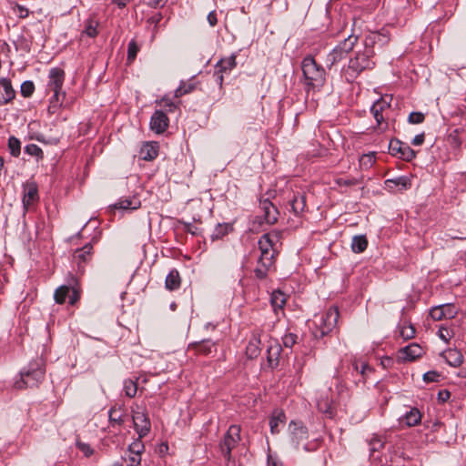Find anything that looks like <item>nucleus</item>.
Instances as JSON below:
<instances>
[{"mask_svg": "<svg viewBox=\"0 0 466 466\" xmlns=\"http://www.w3.org/2000/svg\"><path fill=\"white\" fill-rule=\"evenodd\" d=\"M208 22L210 25V26H215L218 24V17L216 11H211L208 15Z\"/></svg>", "mask_w": 466, "mask_h": 466, "instance_id": "nucleus-60", "label": "nucleus"}, {"mask_svg": "<svg viewBox=\"0 0 466 466\" xmlns=\"http://www.w3.org/2000/svg\"><path fill=\"white\" fill-rule=\"evenodd\" d=\"M140 50V46L137 45L135 39H132L127 46V62L132 63Z\"/></svg>", "mask_w": 466, "mask_h": 466, "instance_id": "nucleus-42", "label": "nucleus"}, {"mask_svg": "<svg viewBox=\"0 0 466 466\" xmlns=\"http://www.w3.org/2000/svg\"><path fill=\"white\" fill-rule=\"evenodd\" d=\"M451 397V392L448 390H440L438 393V400L440 402L447 401Z\"/></svg>", "mask_w": 466, "mask_h": 466, "instance_id": "nucleus-59", "label": "nucleus"}, {"mask_svg": "<svg viewBox=\"0 0 466 466\" xmlns=\"http://www.w3.org/2000/svg\"><path fill=\"white\" fill-rule=\"evenodd\" d=\"M421 420V414L416 408L410 409L401 419V422L405 423L408 427L418 425Z\"/></svg>", "mask_w": 466, "mask_h": 466, "instance_id": "nucleus-32", "label": "nucleus"}, {"mask_svg": "<svg viewBox=\"0 0 466 466\" xmlns=\"http://www.w3.org/2000/svg\"><path fill=\"white\" fill-rule=\"evenodd\" d=\"M46 374L45 361L38 358L30 362L20 371V379L15 380L14 386L17 390L38 387L44 380Z\"/></svg>", "mask_w": 466, "mask_h": 466, "instance_id": "nucleus-3", "label": "nucleus"}, {"mask_svg": "<svg viewBox=\"0 0 466 466\" xmlns=\"http://www.w3.org/2000/svg\"><path fill=\"white\" fill-rule=\"evenodd\" d=\"M160 106H165V107H168L169 108V111H172V108L175 107V105L174 103L167 99V98H162L159 102H157Z\"/></svg>", "mask_w": 466, "mask_h": 466, "instance_id": "nucleus-63", "label": "nucleus"}, {"mask_svg": "<svg viewBox=\"0 0 466 466\" xmlns=\"http://www.w3.org/2000/svg\"><path fill=\"white\" fill-rule=\"evenodd\" d=\"M440 373L434 370L428 371L423 375V380L427 383L439 381Z\"/></svg>", "mask_w": 466, "mask_h": 466, "instance_id": "nucleus-57", "label": "nucleus"}, {"mask_svg": "<svg viewBox=\"0 0 466 466\" xmlns=\"http://www.w3.org/2000/svg\"><path fill=\"white\" fill-rule=\"evenodd\" d=\"M92 249L93 247L91 244H86L81 248L76 249L73 255V259L78 265V267L90 260L92 256Z\"/></svg>", "mask_w": 466, "mask_h": 466, "instance_id": "nucleus-24", "label": "nucleus"}, {"mask_svg": "<svg viewBox=\"0 0 466 466\" xmlns=\"http://www.w3.org/2000/svg\"><path fill=\"white\" fill-rule=\"evenodd\" d=\"M231 226L228 223L218 224L211 235L212 240L222 238L229 232Z\"/></svg>", "mask_w": 466, "mask_h": 466, "instance_id": "nucleus-39", "label": "nucleus"}, {"mask_svg": "<svg viewBox=\"0 0 466 466\" xmlns=\"http://www.w3.org/2000/svg\"><path fill=\"white\" fill-rule=\"evenodd\" d=\"M282 351L281 345L276 339L268 341L267 349V361L270 368H275L279 363V356Z\"/></svg>", "mask_w": 466, "mask_h": 466, "instance_id": "nucleus-14", "label": "nucleus"}, {"mask_svg": "<svg viewBox=\"0 0 466 466\" xmlns=\"http://www.w3.org/2000/svg\"><path fill=\"white\" fill-rule=\"evenodd\" d=\"M301 70L307 92L319 90L325 85V69L311 56L303 58Z\"/></svg>", "mask_w": 466, "mask_h": 466, "instance_id": "nucleus-2", "label": "nucleus"}, {"mask_svg": "<svg viewBox=\"0 0 466 466\" xmlns=\"http://www.w3.org/2000/svg\"><path fill=\"white\" fill-rule=\"evenodd\" d=\"M368 247V239L364 235H358L352 238L351 249L354 253H361Z\"/></svg>", "mask_w": 466, "mask_h": 466, "instance_id": "nucleus-36", "label": "nucleus"}, {"mask_svg": "<svg viewBox=\"0 0 466 466\" xmlns=\"http://www.w3.org/2000/svg\"><path fill=\"white\" fill-rule=\"evenodd\" d=\"M109 425L112 428L121 427L126 421V414L121 406H113L108 411Z\"/></svg>", "mask_w": 466, "mask_h": 466, "instance_id": "nucleus-21", "label": "nucleus"}, {"mask_svg": "<svg viewBox=\"0 0 466 466\" xmlns=\"http://www.w3.org/2000/svg\"><path fill=\"white\" fill-rule=\"evenodd\" d=\"M423 349L417 343H411L399 351V358L403 361H412L423 354Z\"/></svg>", "mask_w": 466, "mask_h": 466, "instance_id": "nucleus-15", "label": "nucleus"}, {"mask_svg": "<svg viewBox=\"0 0 466 466\" xmlns=\"http://www.w3.org/2000/svg\"><path fill=\"white\" fill-rule=\"evenodd\" d=\"M167 0H151L149 5L154 8L162 7Z\"/></svg>", "mask_w": 466, "mask_h": 466, "instance_id": "nucleus-64", "label": "nucleus"}, {"mask_svg": "<svg viewBox=\"0 0 466 466\" xmlns=\"http://www.w3.org/2000/svg\"><path fill=\"white\" fill-rule=\"evenodd\" d=\"M298 339V336L294 333H287L282 337V343L285 348H292Z\"/></svg>", "mask_w": 466, "mask_h": 466, "instance_id": "nucleus-50", "label": "nucleus"}, {"mask_svg": "<svg viewBox=\"0 0 466 466\" xmlns=\"http://www.w3.org/2000/svg\"><path fill=\"white\" fill-rule=\"evenodd\" d=\"M39 199L38 186L35 181H26L23 185V205L27 209Z\"/></svg>", "mask_w": 466, "mask_h": 466, "instance_id": "nucleus-12", "label": "nucleus"}, {"mask_svg": "<svg viewBox=\"0 0 466 466\" xmlns=\"http://www.w3.org/2000/svg\"><path fill=\"white\" fill-rule=\"evenodd\" d=\"M96 27L97 22L89 19L86 23L84 33L90 37H95L97 35Z\"/></svg>", "mask_w": 466, "mask_h": 466, "instance_id": "nucleus-48", "label": "nucleus"}, {"mask_svg": "<svg viewBox=\"0 0 466 466\" xmlns=\"http://www.w3.org/2000/svg\"><path fill=\"white\" fill-rule=\"evenodd\" d=\"M54 92L53 96L50 98V105L48 106V111L52 114L56 113V109L62 105L63 99L65 97V93L61 92V90H52Z\"/></svg>", "mask_w": 466, "mask_h": 466, "instance_id": "nucleus-37", "label": "nucleus"}, {"mask_svg": "<svg viewBox=\"0 0 466 466\" xmlns=\"http://www.w3.org/2000/svg\"><path fill=\"white\" fill-rule=\"evenodd\" d=\"M134 429L139 439L146 437L151 430V422L145 410H132Z\"/></svg>", "mask_w": 466, "mask_h": 466, "instance_id": "nucleus-9", "label": "nucleus"}, {"mask_svg": "<svg viewBox=\"0 0 466 466\" xmlns=\"http://www.w3.org/2000/svg\"><path fill=\"white\" fill-rule=\"evenodd\" d=\"M2 94L0 97V106L6 105L11 102L15 96V91L14 90L11 81L7 78L0 79V90Z\"/></svg>", "mask_w": 466, "mask_h": 466, "instance_id": "nucleus-19", "label": "nucleus"}, {"mask_svg": "<svg viewBox=\"0 0 466 466\" xmlns=\"http://www.w3.org/2000/svg\"><path fill=\"white\" fill-rule=\"evenodd\" d=\"M446 362L451 367H460L463 363L462 353L456 349H450L442 353Z\"/></svg>", "mask_w": 466, "mask_h": 466, "instance_id": "nucleus-26", "label": "nucleus"}, {"mask_svg": "<svg viewBox=\"0 0 466 466\" xmlns=\"http://www.w3.org/2000/svg\"><path fill=\"white\" fill-rule=\"evenodd\" d=\"M357 42L358 36L355 35H350L338 46H336L327 56V66L330 68L335 64L342 60L346 55L353 49Z\"/></svg>", "mask_w": 466, "mask_h": 466, "instance_id": "nucleus-7", "label": "nucleus"}, {"mask_svg": "<svg viewBox=\"0 0 466 466\" xmlns=\"http://www.w3.org/2000/svg\"><path fill=\"white\" fill-rule=\"evenodd\" d=\"M158 155V146L157 143H146L139 151V157L146 161L154 160Z\"/></svg>", "mask_w": 466, "mask_h": 466, "instance_id": "nucleus-25", "label": "nucleus"}, {"mask_svg": "<svg viewBox=\"0 0 466 466\" xmlns=\"http://www.w3.org/2000/svg\"><path fill=\"white\" fill-rule=\"evenodd\" d=\"M289 202L293 213L299 215L306 208V195L300 192L294 193Z\"/></svg>", "mask_w": 466, "mask_h": 466, "instance_id": "nucleus-27", "label": "nucleus"}, {"mask_svg": "<svg viewBox=\"0 0 466 466\" xmlns=\"http://www.w3.org/2000/svg\"><path fill=\"white\" fill-rule=\"evenodd\" d=\"M54 298L56 303H65L66 298L70 305H74L79 299V293L76 289L68 286H61L55 291Z\"/></svg>", "mask_w": 466, "mask_h": 466, "instance_id": "nucleus-11", "label": "nucleus"}, {"mask_svg": "<svg viewBox=\"0 0 466 466\" xmlns=\"http://www.w3.org/2000/svg\"><path fill=\"white\" fill-rule=\"evenodd\" d=\"M144 451H145V445H144L143 441H141V439H139V437L136 441H134L131 444H129L128 449H127V452L132 453V454H137L140 456L142 455Z\"/></svg>", "mask_w": 466, "mask_h": 466, "instance_id": "nucleus-43", "label": "nucleus"}, {"mask_svg": "<svg viewBox=\"0 0 466 466\" xmlns=\"http://www.w3.org/2000/svg\"><path fill=\"white\" fill-rule=\"evenodd\" d=\"M374 162H375L374 153L365 154L360 159V165L364 166L366 167H371Z\"/></svg>", "mask_w": 466, "mask_h": 466, "instance_id": "nucleus-56", "label": "nucleus"}, {"mask_svg": "<svg viewBox=\"0 0 466 466\" xmlns=\"http://www.w3.org/2000/svg\"><path fill=\"white\" fill-rule=\"evenodd\" d=\"M240 441V426L231 425L219 443V450L226 461L231 460V451Z\"/></svg>", "mask_w": 466, "mask_h": 466, "instance_id": "nucleus-8", "label": "nucleus"}, {"mask_svg": "<svg viewBox=\"0 0 466 466\" xmlns=\"http://www.w3.org/2000/svg\"><path fill=\"white\" fill-rule=\"evenodd\" d=\"M338 183L339 185H343V186H347V187H350V186H354V185H357L359 183L358 179L356 178H350V179H343V178H340L338 180Z\"/></svg>", "mask_w": 466, "mask_h": 466, "instance_id": "nucleus-61", "label": "nucleus"}, {"mask_svg": "<svg viewBox=\"0 0 466 466\" xmlns=\"http://www.w3.org/2000/svg\"><path fill=\"white\" fill-rule=\"evenodd\" d=\"M25 152L38 158H43L44 156L43 150L35 144H29L25 146Z\"/></svg>", "mask_w": 466, "mask_h": 466, "instance_id": "nucleus-45", "label": "nucleus"}, {"mask_svg": "<svg viewBox=\"0 0 466 466\" xmlns=\"http://www.w3.org/2000/svg\"><path fill=\"white\" fill-rule=\"evenodd\" d=\"M317 407L318 410L321 413H324L328 418H333L336 413L334 403L328 397L320 398L318 400Z\"/></svg>", "mask_w": 466, "mask_h": 466, "instance_id": "nucleus-30", "label": "nucleus"}, {"mask_svg": "<svg viewBox=\"0 0 466 466\" xmlns=\"http://www.w3.org/2000/svg\"><path fill=\"white\" fill-rule=\"evenodd\" d=\"M270 302L274 310L281 309L286 304V296L280 290H275L271 294Z\"/></svg>", "mask_w": 466, "mask_h": 466, "instance_id": "nucleus-38", "label": "nucleus"}, {"mask_svg": "<svg viewBox=\"0 0 466 466\" xmlns=\"http://www.w3.org/2000/svg\"><path fill=\"white\" fill-rule=\"evenodd\" d=\"M400 334L404 339H412L415 335V329L412 325L403 326Z\"/></svg>", "mask_w": 466, "mask_h": 466, "instance_id": "nucleus-52", "label": "nucleus"}, {"mask_svg": "<svg viewBox=\"0 0 466 466\" xmlns=\"http://www.w3.org/2000/svg\"><path fill=\"white\" fill-rule=\"evenodd\" d=\"M286 419L285 413L282 410H275L269 419V427L272 434L279 432V424L284 423Z\"/></svg>", "mask_w": 466, "mask_h": 466, "instance_id": "nucleus-33", "label": "nucleus"}, {"mask_svg": "<svg viewBox=\"0 0 466 466\" xmlns=\"http://www.w3.org/2000/svg\"><path fill=\"white\" fill-rule=\"evenodd\" d=\"M48 77V88L50 90H61L65 80L64 70L59 67H53L49 71Z\"/></svg>", "mask_w": 466, "mask_h": 466, "instance_id": "nucleus-17", "label": "nucleus"}, {"mask_svg": "<svg viewBox=\"0 0 466 466\" xmlns=\"http://www.w3.org/2000/svg\"><path fill=\"white\" fill-rule=\"evenodd\" d=\"M76 445L86 457H90L94 452L93 448L88 443L83 442L80 440L76 441Z\"/></svg>", "mask_w": 466, "mask_h": 466, "instance_id": "nucleus-51", "label": "nucleus"}, {"mask_svg": "<svg viewBox=\"0 0 466 466\" xmlns=\"http://www.w3.org/2000/svg\"><path fill=\"white\" fill-rule=\"evenodd\" d=\"M389 42V37L382 34L378 32H371L370 33L364 41V46L372 48L376 44H380V46H383Z\"/></svg>", "mask_w": 466, "mask_h": 466, "instance_id": "nucleus-28", "label": "nucleus"}, {"mask_svg": "<svg viewBox=\"0 0 466 466\" xmlns=\"http://www.w3.org/2000/svg\"><path fill=\"white\" fill-rule=\"evenodd\" d=\"M127 462V466H141V456L137 454H132L127 452L124 458Z\"/></svg>", "mask_w": 466, "mask_h": 466, "instance_id": "nucleus-49", "label": "nucleus"}, {"mask_svg": "<svg viewBox=\"0 0 466 466\" xmlns=\"http://www.w3.org/2000/svg\"><path fill=\"white\" fill-rule=\"evenodd\" d=\"M339 317L336 307L329 309L324 314L316 317L314 324L316 329L312 331L316 339L323 338L333 330Z\"/></svg>", "mask_w": 466, "mask_h": 466, "instance_id": "nucleus-6", "label": "nucleus"}, {"mask_svg": "<svg viewBox=\"0 0 466 466\" xmlns=\"http://www.w3.org/2000/svg\"><path fill=\"white\" fill-rule=\"evenodd\" d=\"M7 147H8L10 154L13 157H17L20 155V152H21V142L15 137L12 136V137H10L8 138Z\"/></svg>", "mask_w": 466, "mask_h": 466, "instance_id": "nucleus-41", "label": "nucleus"}, {"mask_svg": "<svg viewBox=\"0 0 466 466\" xmlns=\"http://www.w3.org/2000/svg\"><path fill=\"white\" fill-rule=\"evenodd\" d=\"M163 16L161 13H156L147 19L149 25H154L152 29V36L154 37L157 33L158 24L161 22Z\"/></svg>", "mask_w": 466, "mask_h": 466, "instance_id": "nucleus-47", "label": "nucleus"}, {"mask_svg": "<svg viewBox=\"0 0 466 466\" xmlns=\"http://www.w3.org/2000/svg\"><path fill=\"white\" fill-rule=\"evenodd\" d=\"M374 54V49L366 46L362 52H357L355 56L349 61L347 74L351 78H355L362 71L373 68L375 66L372 60Z\"/></svg>", "mask_w": 466, "mask_h": 466, "instance_id": "nucleus-4", "label": "nucleus"}, {"mask_svg": "<svg viewBox=\"0 0 466 466\" xmlns=\"http://www.w3.org/2000/svg\"><path fill=\"white\" fill-rule=\"evenodd\" d=\"M411 187L410 178L406 176H401L394 178L385 180V187L390 191L398 189L400 191L406 190Z\"/></svg>", "mask_w": 466, "mask_h": 466, "instance_id": "nucleus-18", "label": "nucleus"}, {"mask_svg": "<svg viewBox=\"0 0 466 466\" xmlns=\"http://www.w3.org/2000/svg\"><path fill=\"white\" fill-rule=\"evenodd\" d=\"M389 107V104L384 101L383 99L377 100L371 106L370 111L376 119L378 125H380L383 120V115L382 112L385 108Z\"/></svg>", "mask_w": 466, "mask_h": 466, "instance_id": "nucleus-34", "label": "nucleus"}, {"mask_svg": "<svg viewBox=\"0 0 466 466\" xmlns=\"http://www.w3.org/2000/svg\"><path fill=\"white\" fill-rule=\"evenodd\" d=\"M141 202L140 200L136 198H120L116 203H115L112 207L116 209H137L140 207Z\"/></svg>", "mask_w": 466, "mask_h": 466, "instance_id": "nucleus-29", "label": "nucleus"}, {"mask_svg": "<svg viewBox=\"0 0 466 466\" xmlns=\"http://www.w3.org/2000/svg\"><path fill=\"white\" fill-rule=\"evenodd\" d=\"M189 350H193L197 354L203 356H210L217 352L216 343L210 339H205L198 342H193L188 346Z\"/></svg>", "mask_w": 466, "mask_h": 466, "instance_id": "nucleus-16", "label": "nucleus"}, {"mask_svg": "<svg viewBox=\"0 0 466 466\" xmlns=\"http://www.w3.org/2000/svg\"><path fill=\"white\" fill-rule=\"evenodd\" d=\"M261 208L264 211V218L268 224H274L278 220L279 211L277 208L268 199L260 203Z\"/></svg>", "mask_w": 466, "mask_h": 466, "instance_id": "nucleus-23", "label": "nucleus"}, {"mask_svg": "<svg viewBox=\"0 0 466 466\" xmlns=\"http://www.w3.org/2000/svg\"><path fill=\"white\" fill-rule=\"evenodd\" d=\"M280 239V232L271 231L263 234L258 242L260 256L258 259V266L254 269L255 276L258 279H264L268 276L270 267L274 264L276 250L274 246Z\"/></svg>", "mask_w": 466, "mask_h": 466, "instance_id": "nucleus-1", "label": "nucleus"}, {"mask_svg": "<svg viewBox=\"0 0 466 466\" xmlns=\"http://www.w3.org/2000/svg\"><path fill=\"white\" fill-rule=\"evenodd\" d=\"M169 119L161 110H156L150 119V128L157 134L164 133L168 127Z\"/></svg>", "mask_w": 466, "mask_h": 466, "instance_id": "nucleus-13", "label": "nucleus"}, {"mask_svg": "<svg viewBox=\"0 0 466 466\" xmlns=\"http://www.w3.org/2000/svg\"><path fill=\"white\" fill-rule=\"evenodd\" d=\"M236 56L231 55L228 57L221 58L216 65V69L222 73L231 71L236 66Z\"/></svg>", "mask_w": 466, "mask_h": 466, "instance_id": "nucleus-35", "label": "nucleus"}, {"mask_svg": "<svg viewBox=\"0 0 466 466\" xmlns=\"http://www.w3.org/2000/svg\"><path fill=\"white\" fill-rule=\"evenodd\" d=\"M384 446V442L378 437H374L370 441V451L372 453L380 451Z\"/></svg>", "mask_w": 466, "mask_h": 466, "instance_id": "nucleus-55", "label": "nucleus"}, {"mask_svg": "<svg viewBox=\"0 0 466 466\" xmlns=\"http://www.w3.org/2000/svg\"><path fill=\"white\" fill-rule=\"evenodd\" d=\"M389 152L394 157H398L404 161H411L415 157V151L406 143L399 139H392L389 144Z\"/></svg>", "mask_w": 466, "mask_h": 466, "instance_id": "nucleus-10", "label": "nucleus"}, {"mask_svg": "<svg viewBox=\"0 0 466 466\" xmlns=\"http://www.w3.org/2000/svg\"><path fill=\"white\" fill-rule=\"evenodd\" d=\"M196 88V83L188 81H182L179 86L175 91V96L180 97L186 94L192 92Z\"/></svg>", "mask_w": 466, "mask_h": 466, "instance_id": "nucleus-40", "label": "nucleus"}, {"mask_svg": "<svg viewBox=\"0 0 466 466\" xmlns=\"http://www.w3.org/2000/svg\"><path fill=\"white\" fill-rule=\"evenodd\" d=\"M289 434L291 443L295 449L303 444V450L305 451H312L317 449V443L305 442L309 439V430L302 421L291 420L289 424Z\"/></svg>", "mask_w": 466, "mask_h": 466, "instance_id": "nucleus-5", "label": "nucleus"}, {"mask_svg": "<svg viewBox=\"0 0 466 466\" xmlns=\"http://www.w3.org/2000/svg\"><path fill=\"white\" fill-rule=\"evenodd\" d=\"M124 391L127 397H129V398L135 397L137 394V382L132 380H126L124 381Z\"/></svg>", "mask_w": 466, "mask_h": 466, "instance_id": "nucleus-44", "label": "nucleus"}, {"mask_svg": "<svg viewBox=\"0 0 466 466\" xmlns=\"http://www.w3.org/2000/svg\"><path fill=\"white\" fill-rule=\"evenodd\" d=\"M425 116L421 112H411L409 115L408 121L410 124H420L424 121Z\"/></svg>", "mask_w": 466, "mask_h": 466, "instance_id": "nucleus-53", "label": "nucleus"}, {"mask_svg": "<svg viewBox=\"0 0 466 466\" xmlns=\"http://www.w3.org/2000/svg\"><path fill=\"white\" fill-rule=\"evenodd\" d=\"M424 139H425L424 133H421V134L416 135L414 137V138L412 139L411 143L413 146H420L423 144Z\"/></svg>", "mask_w": 466, "mask_h": 466, "instance_id": "nucleus-62", "label": "nucleus"}, {"mask_svg": "<svg viewBox=\"0 0 466 466\" xmlns=\"http://www.w3.org/2000/svg\"><path fill=\"white\" fill-rule=\"evenodd\" d=\"M35 91V85L32 81H25L21 85V95L24 97H29L33 95Z\"/></svg>", "mask_w": 466, "mask_h": 466, "instance_id": "nucleus-46", "label": "nucleus"}, {"mask_svg": "<svg viewBox=\"0 0 466 466\" xmlns=\"http://www.w3.org/2000/svg\"><path fill=\"white\" fill-rule=\"evenodd\" d=\"M438 335L440 339L445 342H448L452 336L451 331L446 327H441L439 329Z\"/></svg>", "mask_w": 466, "mask_h": 466, "instance_id": "nucleus-58", "label": "nucleus"}, {"mask_svg": "<svg viewBox=\"0 0 466 466\" xmlns=\"http://www.w3.org/2000/svg\"><path fill=\"white\" fill-rule=\"evenodd\" d=\"M181 278L177 269H172L166 277L165 287L167 290L173 291L179 289Z\"/></svg>", "mask_w": 466, "mask_h": 466, "instance_id": "nucleus-31", "label": "nucleus"}, {"mask_svg": "<svg viewBox=\"0 0 466 466\" xmlns=\"http://www.w3.org/2000/svg\"><path fill=\"white\" fill-rule=\"evenodd\" d=\"M455 312L450 304L434 307L431 309L430 315L434 320H441L444 318H453Z\"/></svg>", "mask_w": 466, "mask_h": 466, "instance_id": "nucleus-20", "label": "nucleus"}, {"mask_svg": "<svg viewBox=\"0 0 466 466\" xmlns=\"http://www.w3.org/2000/svg\"><path fill=\"white\" fill-rule=\"evenodd\" d=\"M353 368L357 372H360L362 376H366L368 372H371L373 370L366 362H361L360 366L358 362L353 363Z\"/></svg>", "mask_w": 466, "mask_h": 466, "instance_id": "nucleus-54", "label": "nucleus"}, {"mask_svg": "<svg viewBox=\"0 0 466 466\" xmlns=\"http://www.w3.org/2000/svg\"><path fill=\"white\" fill-rule=\"evenodd\" d=\"M260 333H253L246 348V355L248 359H256L260 354Z\"/></svg>", "mask_w": 466, "mask_h": 466, "instance_id": "nucleus-22", "label": "nucleus"}]
</instances>
